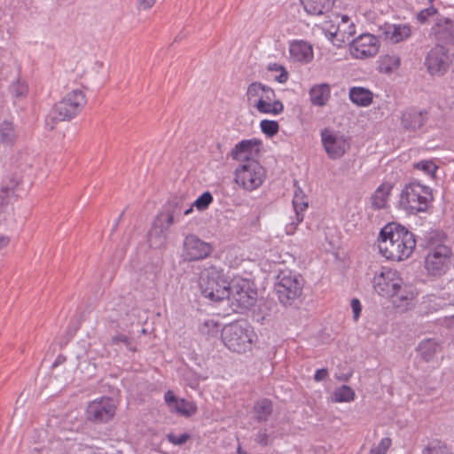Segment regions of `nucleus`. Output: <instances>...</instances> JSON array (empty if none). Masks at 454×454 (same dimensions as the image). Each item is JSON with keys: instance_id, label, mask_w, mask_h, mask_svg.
Wrapping results in <instances>:
<instances>
[{"instance_id": "nucleus-2", "label": "nucleus", "mask_w": 454, "mask_h": 454, "mask_svg": "<svg viewBox=\"0 0 454 454\" xmlns=\"http://www.w3.org/2000/svg\"><path fill=\"white\" fill-rule=\"evenodd\" d=\"M87 103L84 92L80 89L67 92L56 103L45 118L48 129H54L58 121H69L78 115Z\"/></svg>"}, {"instance_id": "nucleus-26", "label": "nucleus", "mask_w": 454, "mask_h": 454, "mask_svg": "<svg viewBox=\"0 0 454 454\" xmlns=\"http://www.w3.org/2000/svg\"><path fill=\"white\" fill-rule=\"evenodd\" d=\"M427 115V112L408 108L402 114L401 124L407 130L419 129L425 124Z\"/></svg>"}, {"instance_id": "nucleus-44", "label": "nucleus", "mask_w": 454, "mask_h": 454, "mask_svg": "<svg viewBox=\"0 0 454 454\" xmlns=\"http://www.w3.org/2000/svg\"><path fill=\"white\" fill-rule=\"evenodd\" d=\"M167 439L174 445H182L186 442L188 439H190V434L184 433L182 434L176 435L173 433H169L167 434Z\"/></svg>"}, {"instance_id": "nucleus-21", "label": "nucleus", "mask_w": 454, "mask_h": 454, "mask_svg": "<svg viewBox=\"0 0 454 454\" xmlns=\"http://www.w3.org/2000/svg\"><path fill=\"white\" fill-rule=\"evenodd\" d=\"M259 145L260 143L256 139L242 140L232 149L231 157L240 163L245 160H256L254 157L259 153Z\"/></svg>"}, {"instance_id": "nucleus-28", "label": "nucleus", "mask_w": 454, "mask_h": 454, "mask_svg": "<svg viewBox=\"0 0 454 454\" xmlns=\"http://www.w3.org/2000/svg\"><path fill=\"white\" fill-rule=\"evenodd\" d=\"M348 97L353 104L362 107L369 106L373 100V93L360 86L350 88Z\"/></svg>"}, {"instance_id": "nucleus-25", "label": "nucleus", "mask_w": 454, "mask_h": 454, "mask_svg": "<svg viewBox=\"0 0 454 454\" xmlns=\"http://www.w3.org/2000/svg\"><path fill=\"white\" fill-rule=\"evenodd\" d=\"M384 39L397 43L409 38L411 35V27L407 24H385L382 27Z\"/></svg>"}, {"instance_id": "nucleus-41", "label": "nucleus", "mask_w": 454, "mask_h": 454, "mask_svg": "<svg viewBox=\"0 0 454 454\" xmlns=\"http://www.w3.org/2000/svg\"><path fill=\"white\" fill-rule=\"evenodd\" d=\"M262 131L269 137L276 135L278 131V123L276 121L262 120L260 122Z\"/></svg>"}, {"instance_id": "nucleus-50", "label": "nucleus", "mask_w": 454, "mask_h": 454, "mask_svg": "<svg viewBox=\"0 0 454 454\" xmlns=\"http://www.w3.org/2000/svg\"><path fill=\"white\" fill-rule=\"evenodd\" d=\"M10 242L9 237L0 232V249L7 247Z\"/></svg>"}, {"instance_id": "nucleus-31", "label": "nucleus", "mask_w": 454, "mask_h": 454, "mask_svg": "<svg viewBox=\"0 0 454 454\" xmlns=\"http://www.w3.org/2000/svg\"><path fill=\"white\" fill-rule=\"evenodd\" d=\"M331 95V88L327 83H321L314 85L309 90V98L314 106H325Z\"/></svg>"}, {"instance_id": "nucleus-48", "label": "nucleus", "mask_w": 454, "mask_h": 454, "mask_svg": "<svg viewBox=\"0 0 454 454\" xmlns=\"http://www.w3.org/2000/svg\"><path fill=\"white\" fill-rule=\"evenodd\" d=\"M256 442L261 445H267L268 444V434L265 431H260L256 434L255 438Z\"/></svg>"}, {"instance_id": "nucleus-4", "label": "nucleus", "mask_w": 454, "mask_h": 454, "mask_svg": "<svg viewBox=\"0 0 454 454\" xmlns=\"http://www.w3.org/2000/svg\"><path fill=\"white\" fill-rule=\"evenodd\" d=\"M433 201L430 187L419 182H411L402 189L399 198V207L410 215L426 212Z\"/></svg>"}, {"instance_id": "nucleus-19", "label": "nucleus", "mask_w": 454, "mask_h": 454, "mask_svg": "<svg viewBox=\"0 0 454 454\" xmlns=\"http://www.w3.org/2000/svg\"><path fill=\"white\" fill-rule=\"evenodd\" d=\"M425 66L432 75H440L448 67L447 50L441 45H435L427 53Z\"/></svg>"}, {"instance_id": "nucleus-30", "label": "nucleus", "mask_w": 454, "mask_h": 454, "mask_svg": "<svg viewBox=\"0 0 454 454\" xmlns=\"http://www.w3.org/2000/svg\"><path fill=\"white\" fill-rule=\"evenodd\" d=\"M416 294L413 289L403 282V284H401V287L398 288L395 295L391 296L390 298L393 299V303L396 307L407 308L411 304Z\"/></svg>"}, {"instance_id": "nucleus-14", "label": "nucleus", "mask_w": 454, "mask_h": 454, "mask_svg": "<svg viewBox=\"0 0 454 454\" xmlns=\"http://www.w3.org/2000/svg\"><path fill=\"white\" fill-rule=\"evenodd\" d=\"M430 35L437 43L436 45H454V20L443 15L436 16Z\"/></svg>"}, {"instance_id": "nucleus-27", "label": "nucleus", "mask_w": 454, "mask_h": 454, "mask_svg": "<svg viewBox=\"0 0 454 454\" xmlns=\"http://www.w3.org/2000/svg\"><path fill=\"white\" fill-rule=\"evenodd\" d=\"M305 12L310 15H324L332 10L334 0H301Z\"/></svg>"}, {"instance_id": "nucleus-40", "label": "nucleus", "mask_w": 454, "mask_h": 454, "mask_svg": "<svg viewBox=\"0 0 454 454\" xmlns=\"http://www.w3.org/2000/svg\"><path fill=\"white\" fill-rule=\"evenodd\" d=\"M213 202V196L209 192H203L193 202L192 206L196 207L198 210H205Z\"/></svg>"}, {"instance_id": "nucleus-22", "label": "nucleus", "mask_w": 454, "mask_h": 454, "mask_svg": "<svg viewBox=\"0 0 454 454\" xmlns=\"http://www.w3.org/2000/svg\"><path fill=\"white\" fill-rule=\"evenodd\" d=\"M289 54L293 61L307 64L314 58L312 45L303 40H294L289 44Z\"/></svg>"}, {"instance_id": "nucleus-54", "label": "nucleus", "mask_w": 454, "mask_h": 454, "mask_svg": "<svg viewBox=\"0 0 454 454\" xmlns=\"http://www.w3.org/2000/svg\"><path fill=\"white\" fill-rule=\"evenodd\" d=\"M395 64L396 66H399V64H400V60H399V59H398V58H395Z\"/></svg>"}, {"instance_id": "nucleus-15", "label": "nucleus", "mask_w": 454, "mask_h": 454, "mask_svg": "<svg viewBox=\"0 0 454 454\" xmlns=\"http://www.w3.org/2000/svg\"><path fill=\"white\" fill-rule=\"evenodd\" d=\"M450 249L438 246L431 249L425 258V268L429 275L441 276L448 268Z\"/></svg>"}, {"instance_id": "nucleus-9", "label": "nucleus", "mask_w": 454, "mask_h": 454, "mask_svg": "<svg viewBox=\"0 0 454 454\" xmlns=\"http://www.w3.org/2000/svg\"><path fill=\"white\" fill-rule=\"evenodd\" d=\"M228 295L225 299L231 302L233 310L242 311L254 305L256 292L251 288L250 283L243 278L232 279L227 288Z\"/></svg>"}, {"instance_id": "nucleus-45", "label": "nucleus", "mask_w": 454, "mask_h": 454, "mask_svg": "<svg viewBox=\"0 0 454 454\" xmlns=\"http://www.w3.org/2000/svg\"><path fill=\"white\" fill-rule=\"evenodd\" d=\"M350 306L353 312V318L355 321H357L362 311L361 302L358 299L354 298L351 300Z\"/></svg>"}, {"instance_id": "nucleus-32", "label": "nucleus", "mask_w": 454, "mask_h": 454, "mask_svg": "<svg viewBox=\"0 0 454 454\" xmlns=\"http://www.w3.org/2000/svg\"><path fill=\"white\" fill-rule=\"evenodd\" d=\"M439 345L432 339L421 341L418 347L419 355L426 362H433L439 353Z\"/></svg>"}, {"instance_id": "nucleus-23", "label": "nucleus", "mask_w": 454, "mask_h": 454, "mask_svg": "<svg viewBox=\"0 0 454 454\" xmlns=\"http://www.w3.org/2000/svg\"><path fill=\"white\" fill-rule=\"evenodd\" d=\"M454 296V281L450 280L447 284L446 290L439 296L435 294L428 295L423 301L424 307L427 312L433 313L443 309L448 303L450 297Z\"/></svg>"}, {"instance_id": "nucleus-34", "label": "nucleus", "mask_w": 454, "mask_h": 454, "mask_svg": "<svg viewBox=\"0 0 454 454\" xmlns=\"http://www.w3.org/2000/svg\"><path fill=\"white\" fill-rule=\"evenodd\" d=\"M221 325L215 319H206L199 328V331L201 335L205 338L210 340L213 338H216L219 333H222Z\"/></svg>"}, {"instance_id": "nucleus-11", "label": "nucleus", "mask_w": 454, "mask_h": 454, "mask_svg": "<svg viewBox=\"0 0 454 454\" xmlns=\"http://www.w3.org/2000/svg\"><path fill=\"white\" fill-rule=\"evenodd\" d=\"M321 140L327 155L333 160L340 158L350 146L348 137L329 129L321 132Z\"/></svg>"}, {"instance_id": "nucleus-35", "label": "nucleus", "mask_w": 454, "mask_h": 454, "mask_svg": "<svg viewBox=\"0 0 454 454\" xmlns=\"http://www.w3.org/2000/svg\"><path fill=\"white\" fill-rule=\"evenodd\" d=\"M10 93L13 99V104L18 105L23 98H25L28 92V86L25 82L17 80L10 85Z\"/></svg>"}, {"instance_id": "nucleus-6", "label": "nucleus", "mask_w": 454, "mask_h": 454, "mask_svg": "<svg viewBox=\"0 0 454 454\" xmlns=\"http://www.w3.org/2000/svg\"><path fill=\"white\" fill-rule=\"evenodd\" d=\"M199 284L203 296L211 301L224 300L229 294L227 288L230 282L224 278L223 270L215 266L205 268L201 271Z\"/></svg>"}, {"instance_id": "nucleus-18", "label": "nucleus", "mask_w": 454, "mask_h": 454, "mask_svg": "<svg viewBox=\"0 0 454 454\" xmlns=\"http://www.w3.org/2000/svg\"><path fill=\"white\" fill-rule=\"evenodd\" d=\"M174 222V215L171 213L161 214L155 219L148 234L151 247H158L163 245L167 239L168 230Z\"/></svg>"}, {"instance_id": "nucleus-39", "label": "nucleus", "mask_w": 454, "mask_h": 454, "mask_svg": "<svg viewBox=\"0 0 454 454\" xmlns=\"http://www.w3.org/2000/svg\"><path fill=\"white\" fill-rule=\"evenodd\" d=\"M437 10L434 7H428L421 10L418 15L417 20L419 23L425 24L428 22L431 19L434 21L435 17L438 16Z\"/></svg>"}, {"instance_id": "nucleus-16", "label": "nucleus", "mask_w": 454, "mask_h": 454, "mask_svg": "<svg viewBox=\"0 0 454 454\" xmlns=\"http://www.w3.org/2000/svg\"><path fill=\"white\" fill-rule=\"evenodd\" d=\"M324 30L329 39L334 43H344L348 41L351 36L356 33V27L354 23L351 21L349 17L342 15L340 20L338 21L337 25L325 22L324 25Z\"/></svg>"}, {"instance_id": "nucleus-36", "label": "nucleus", "mask_w": 454, "mask_h": 454, "mask_svg": "<svg viewBox=\"0 0 454 454\" xmlns=\"http://www.w3.org/2000/svg\"><path fill=\"white\" fill-rule=\"evenodd\" d=\"M355 391L348 385H342L334 389L333 401L334 403H349L355 399Z\"/></svg>"}, {"instance_id": "nucleus-12", "label": "nucleus", "mask_w": 454, "mask_h": 454, "mask_svg": "<svg viewBox=\"0 0 454 454\" xmlns=\"http://www.w3.org/2000/svg\"><path fill=\"white\" fill-rule=\"evenodd\" d=\"M380 48V42L372 34H363L354 39L349 45V51L353 58L364 59L374 57Z\"/></svg>"}, {"instance_id": "nucleus-1", "label": "nucleus", "mask_w": 454, "mask_h": 454, "mask_svg": "<svg viewBox=\"0 0 454 454\" xmlns=\"http://www.w3.org/2000/svg\"><path fill=\"white\" fill-rule=\"evenodd\" d=\"M377 241L380 254L393 262L408 259L416 247L414 234L396 223H389L381 228Z\"/></svg>"}, {"instance_id": "nucleus-33", "label": "nucleus", "mask_w": 454, "mask_h": 454, "mask_svg": "<svg viewBox=\"0 0 454 454\" xmlns=\"http://www.w3.org/2000/svg\"><path fill=\"white\" fill-rule=\"evenodd\" d=\"M18 137V130L10 120H4L0 123V143L12 145Z\"/></svg>"}, {"instance_id": "nucleus-51", "label": "nucleus", "mask_w": 454, "mask_h": 454, "mask_svg": "<svg viewBox=\"0 0 454 454\" xmlns=\"http://www.w3.org/2000/svg\"><path fill=\"white\" fill-rule=\"evenodd\" d=\"M113 342H114V343L123 342V343L127 344L129 342V338L125 335L121 334V335L114 337Z\"/></svg>"}, {"instance_id": "nucleus-43", "label": "nucleus", "mask_w": 454, "mask_h": 454, "mask_svg": "<svg viewBox=\"0 0 454 454\" xmlns=\"http://www.w3.org/2000/svg\"><path fill=\"white\" fill-rule=\"evenodd\" d=\"M269 70L279 71L280 72V74L277 77V81L278 82L284 83V82H286L287 81L288 74L286 71V68L282 65H279V64H277V63L270 64Z\"/></svg>"}, {"instance_id": "nucleus-46", "label": "nucleus", "mask_w": 454, "mask_h": 454, "mask_svg": "<svg viewBox=\"0 0 454 454\" xmlns=\"http://www.w3.org/2000/svg\"><path fill=\"white\" fill-rule=\"evenodd\" d=\"M423 454H450L445 446H432L427 448Z\"/></svg>"}, {"instance_id": "nucleus-10", "label": "nucleus", "mask_w": 454, "mask_h": 454, "mask_svg": "<svg viewBox=\"0 0 454 454\" xmlns=\"http://www.w3.org/2000/svg\"><path fill=\"white\" fill-rule=\"evenodd\" d=\"M373 289L381 297L390 298L401 287L403 278L397 270L390 268H382L373 277Z\"/></svg>"}, {"instance_id": "nucleus-55", "label": "nucleus", "mask_w": 454, "mask_h": 454, "mask_svg": "<svg viewBox=\"0 0 454 454\" xmlns=\"http://www.w3.org/2000/svg\"><path fill=\"white\" fill-rule=\"evenodd\" d=\"M0 202L4 203V197L2 195H0Z\"/></svg>"}, {"instance_id": "nucleus-49", "label": "nucleus", "mask_w": 454, "mask_h": 454, "mask_svg": "<svg viewBox=\"0 0 454 454\" xmlns=\"http://www.w3.org/2000/svg\"><path fill=\"white\" fill-rule=\"evenodd\" d=\"M156 0H141L140 5L143 9L147 10L150 9L154 4Z\"/></svg>"}, {"instance_id": "nucleus-37", "label": "nucleus", "mask_w": 454, "mask_h": 454, "mask_svg": "<svg viewBox=\"0 0 454 454\" xmlns=\"http://www.w3.org/2000/svg\"><path fill=\"white\" fill-rule=\"evenodd\" d=\"M256 419L258 421H265L272 411L271 402L268 399L258 401L254 407Z\"/></svg>"}, {"instance_id": "nucleus-29", "label": "nucleus", "mask_w": 454, "mask_h": 454, "mask_svg": "<svg viewBox=\"0 0 454 454\" xmlns=\"http://www.w3.org/2000/svg\"><path fill=\"white\" fill-rule=\"evenodd\" d=\"M392 188L390 183H383L375 190L371 198L373 208L381 209L387 207Z\"/></svg>"}, {"instance_id": "nucleus-47", "label": "nucleus", "mask_w": 454, "mask_h": 454, "mask_svg": "<svg viewBox=\"0 0 454 454\" xmlns=\"http://www.w3.org/2000/svg\"><path fill=\"white\" fill-rule=\"evenodd\" d=\"M328 376V371L325 368L318 369L314 374V380L316 381H322Z\"/></svg>"}, {"instance_id": "nucleus-38", "label": "nucleus", "mask_w": 454, "mask_h": 454, "mask_svg": "<svg viewBox=\"0 0 454 454\" xmlns=\"http://www.w3.org/2000/svg\"><path fill=\"white\" fill-rule=\"evenodd\" d=\"M414 168L430 177H434L438 168L432 160H423L414 164Z\"/></svg>"}, {"instance_id": "nucleus-17", "label": "nucleus", "mask_w": 454, "mask_h": 454, "mask_svg": "<svg viewBox=\"0 0 454 454\" xmlns=\"http://www.w3.org/2000/svg\"><path fill=\"white\" fill-rule=\"evenodd\" d=\"M212 252L210 243L201 240L196 235H188L184 242V254L188 261H198L207 257Z\"/></svg>"}, {"instance_id": "nucleus-5", "label": "nucleus", "mask_w": 454, "mask_h": 454, "mask_svg": "<svg viewBox=\"0 0 454 454\" xmlns=\"http://www.w3.org/2000/svg\"><path fill=\"white\" fill-rule=\"evenodd\" d=\"M249 106L260 114L278 115L284 110L283 103L276 98L275 91L261 82H252L247 90Z\"/></svg>"}, {"instance_id": "nucleus-3", "label": "nucleus", "mask_w": 454, "mask_h": 454, "mask_svg": "<svg viewBox=\"0 0 454 454\" xmlns=\"http://www.w3.org/2000/svg\"><path fill=\"white\" fill-rule=\"evenodd\" d=\"M222 340L232 352L243 353L250 350L256 340L253 327L244 320L236 321L222 329Z\"/></svg>"}, {"instance_id": "nucleus-8", "label": "nucleus", "mask_w": 454, "mask_h": 454, "mask_svg": "<svg viewBox=\"0 0 454 454\" xmlns=\"http://www.w3.org/2000/svg\"><path fill=\"white\" fill-rule=\"evenodd\" d=\"M303 278L289 270L279 271L275 284L276 293L281 303L287 304L297 299L302 292Z\"/></svg>"}, {"instance_id": "nucleus-53", "label": "nucleus", "mask_w": 454, "mask_h": 454, "mask_svg": "<svg viewBox=\"0 0 454 454\" xmlns=\"http://www.w3.org/2000/svg\"><path fill=\"white\" fill-rule=\"evenodd\" d=\"M12 192V190H11V189H9V188H8V189H6V190L3 189V191H2V192H3V193H4V194H6V196H9V194H10V192Z\"/></svg>"}, {"instance_id": "nucleus-24", "label": "nucleus", "mask_w": 454, "mask_h": 454, "mask_svg": "<svg viewBox=\"0 0 454 454\" xmlns=\"http://www.w3.org/2000/svg\"><path fill=\"white\" fill-rule=\"evenodd\" d=\"M164 400L171 411L187 417L193 415L197 411V406L192 402L177 398L171 390L165 393Z\"/></svg>"}, {"instance_id": "nucleus-20", "label": "nucleus", "mask_w": 454, "mask_h": 454, "mask_svg": "<svg viewBox=\"0 0 454 454\" xmlns=\"http://www.w3.org/2000/svg\"><path fill=\"white\" fill-rule=\"evenodd\" d=\"M292 203L295 218L288 223L285 227V231L287 235L294 234L298 225L303 221L304 213L308 208V200L305 193L300 187L295 189Z\"/></svg>"}, {"instance_id": "nucleus-56", "label": "nucleus", "mask_w": 454, "mask_h": 454, "mask_svg": "<svg viewBox=\"0 0 454 454\" xmlns=\"http://www.w3.org/2000/svg\"><path fill=\"white\" fill-rule=\"evenodd\" d=\"M239 454H244L243 451H241L240 448L238 450Z\"/></svg>"}, {"instance_id": "nucleus-7", "label": "nucleus", "mask_w": 454, "mask_h": 454, "mask_svg": "<svg viewBox=\"0 0 454 454\" xmlns=\"http://www.w3.org/2000/svg\"><path fill=\"white\" fill-rule=\"evenodd\" d=\"M266 178V170L258 160H245L234 171L235 183L247 192L258 189Z\"/></svg>"}, {"instance_id": "nucleus-13", "label": "nucleus", "mask_w": 454, "mask_h": 454, "mask_svg": "<svg viewBox=\"0 0 454 454\" xmlns=\"http://www.w3.org/2000/svg\"><path fill=\"white\" fill-rule=\"evenodd\" d=\"M116 405L112 398L101 397L91 401L87 406V417L94 422H107L115 414Z\"/></svg>"}, {"instance_id": "nucleus-42", "label": "nucleus", "mask_w": 454, "mask_h": 454, "mask_svg": "<svg viewBox=\"0 0 454 454\" xmlns=\"http://www.w3.org/2000/svg\"><path fill=\"white\" fill-rule=\"evenodd\" d=\"M391 446V440L388 437L382 438L379 444L371 450L370 454H386Z\"/></svg>"}, {"instance_id": "nucleus-52", "label": "nucleus", "mask_w": 454, "mask_h": 454, "mask_svg": "<svg viewBox=\"0 0 454 454\" xmlns=\"http://www.w3.org/2000/svg\"><path fill=\"white\" fill-rule=\"evenodd\" d=\"M192 207H193V206L192 205V206H190L187 209H185V210L184 211V215H187L191 214V213L193 211Z\"/></svg>"}]
</instances>
